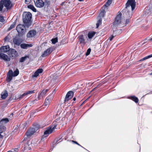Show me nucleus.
I'll return each mask as SVG.
<instances>
[{
	"instance_id": "obj_29",
	"label": "nucleus",
	"mask_w": 152,
	"mask_h": 152,
	"mask_svg": "<svg viewBox=\"0 0 152 152\" xmlns=\"http://www.w3.org/2000/svg\"><path fill=\"white\" fill-rule=\"evenodd\" d=\"M102 18H100L99 19V20L97 21V22L96 23V27L98 28L99 25L102 23Z\"/></svg>"
},
{
	"instance_id": "obj_18",
	"label": "nucleus",
	"mask_w": 152,
	"mask_h": 152,
	"mask_svg": "<svg viewBox=\"0 0 152 152\" xmlns=\"http://www.w3.org/2000/svg\"><path fill=\"white\" fill-rule=\"evenodd\" d=\"M43 69L42 68H39L36 71L33 75H32V77H36L38 76L39 74L43 72Z\"/></svg>"
},
{
	"instance_id": "obj_58",
	"label": "nucleus",
	"mask_w": 152,
	"mask_h": 152,
	"mask_svg": "<svg viewBox=\"0 0 152 152\" xmlns=\"http://www.w3.org/2000/svg\"><path fill=\"white\" fill-rule=\"evenodd\" d=\"M80 1H84V0H78Z\"/></svg>"
},
{
	"instance_id": "obj_16",
	"label": "nucleus",
	"mask_w": 152,
	"mask_h": 152,
	"mask_svg": "<svg viewBox=\"0 0 152 152\" xmlns=\"http://www.w3.org/2000/svg\"><path fill=\"white\" fill-rule=\"evenodd\" d=\"M13 76V71L12 70L10 69L7 73V76L6 78L7 81L10 82L12 80Z\"/></svg>"
},
{
	"instance_id": "obj_57",
	"label": "nucleus",
	"mask_w": 152,
	"mask_h": 152,
	"mask_svg": "<svg viewBox=\"0 0 152 152\" xmlns=\"http://www.w3.org/2000/svg\"><path fill=\"white\" fill-rule=\"evenodd\" d=\"M125 11V9H124L122 11V12H124Z\"/></svg>"
},
{
	"instance_id": "obj_3",
	"label": "nucleus",
	"mask_w": 152,
	"mask_h": 152,
	"mask_svg": "<svg viewBox=\"0 0 152 152\" xmlns=\"http://www.w3.org/2000/svg\"><path fill=\"white\" fill-rule=\"evenodd\" d=\"M136 5V2L135 0H128L126 4V9L129 8L131 6L132 10H133L135 8Z\"/></svg>"
},
{
	"instance_id": "obj_12",
	"label": "nucleus",
	"mask_w": 152,
	"mask_h": 152,
	"mask_svg": "<svg viewBox=\"0 0 152 152\" xmlns=\"http://www.w3.org/2000/svg\"><path fill=\"white\" fill-rule=\"evenodd\" d=\"M0 58L5 61H10L11 59L10 57L0 51Z\"/></svg>"
},
{
	"instance_id": "obj_61",
	"label": "nucleus",
	"mask_w": 152,
	"mask_h": 152,
	"mask_svg": "<svg viewBox=\"0 0 152 152\" xmlns=\"http://www.w3.org/2000/svg\"><path fill=\"white\" fill-rule=\"evenodd\" d=\"M96 88H97V87H96L94 89H94H95Z\"/></svg>"
},
{
	"instance_id": "obj_52",
	"label": "nucleus",
	"mask_w": 152,
	"mask_h": 152,
	"mask_svg": "<svg viewBox=\"0 0 152 152\" xmlns=\"http://www.w3.org/2000/svg\"><path fill=\"white\" fill-rule=\"evenodd\" d=\"M17 130V127H15V129H14L13 131L15 132H16V131Z\"/></svg>"
},
{
	"instance_id": "obj_51",
	"label": "nucleus",
	"mask_w": 152,
	"mask_h": 152,
	"mask_svg": "<svg viewBox=\"0 0 152 152\" xmlns=\"http://www.w3.org/2000/svg\"><path fill=\"white\" fill-rule=\"evenodd\" d=\"M2 132H0V139H3L4 137V136L1 134Z\"/></svg>"
},
{
	"instance_id": "obj_40",
	"label": "nucleus",
	"mask_w": 152,
	"mask_h": 152,
	"mask_svg": "<svg viewBox=\"0 0 152 152\" xmlns=\"http://www.w3.org/2000/svg\"><path fill=\"white\" fill-rule=\"evenodd\" d=\"M91 48H89L87 50V52L86 53V55L87 56L88 55L90 54V53L91 52Z\"/></svg>"
},
{
	"instance_id": "obj_34",
	"label": "nucleus",
	"mask_w": 152,
	"mask_h": 152,
	"mask_svg": "<svg viewBox=\"0 0 152 152\" xmlns=\"http://www.w3.org/2000/svg\"><path fill=\"white\" fill-rule=\"evenodd\" d=\"M50 103L48 101V99H46L44 105L45 106H48Z\"/></svg>"
},
{
	"instance_id": "obj_49",
	"label": "nucleus",
	"mask_w": 152,
	"mask_h": 152,
	"mask_svg": "<svg viewBox=\"0 0 152 152\" xmlns=\"http://www.w3.org/2000/svg\"><path fill=\"white\" fill-rule=\"evenodd\" d=\"M59 140L58 138L54 140L53 143L54 144H56L57 142V141Z\"/></svg>"
},
{
	"instance_id": "obj_38",
	"label": "nucleus",
	"mask_w": 152,
	"mask_h": 152,
	"mask_svg": "<svg viewBox=\"0 0 152 152\" xmlns=\"http://www.w3.org/2000/svg\"><path fill=\"white\" fill-rule=\"evenodd\" d=\"M39 126L38 124H36L34 125V127H33V129H35L36 128L37 129V130L39 129Z\"/></svg>"
},
{
	"instance_id": "obj_45",
	"label": "nucleus",
	"mask_w": 152,
	"mask_h": 152,
	"mask_svg": "<svg viewBox=\"0 0 152 152\" xmlns=\"http://www.w3.org/2000/svg\"><path fill=\"white\" fill-rule=\"evenodd\" d=\"M110 4H109V3H107V2H106V4L104 5L103 7H107L109 6L110 5ZM104 8H105V7H104Z\"/></svg>"
},
{
	"instance_id": "obj_60",
	"label": "nucleus",
	"mask_w": 152,
	"mask_h": 152,
	"mask_svg": "<svg viewBox=\"0 0 152 152\" xmlns=\"http://www.w3.org/2000/svg\"><path fill=\"white\" fill-rule=\"evenodd\" d=\"M7 152H12V151H8Z\"/></svg>"
},
{
	"instance_id": "obj_26",
	"label": "nucleus",
	"mask_w": 152,
	"mask_h": 152,
	"mask_svg": "<svg viewBox=\"0 0 152 152\" xmlns=\"http://www.w3.org/2000/svg\"><path fill=\"white\" fill-rule=\"evenodd\" d=\"M9 121V119L7 118H6L2 119L0 121V123L1 124H3L7 123Z\"/></svg>"
},
{
	"instance_id": "obj_27",
	"label": "nucleus",
	"mask_w": 152,
	"mask_h": 152,
	"mask_svg": "<svg viewBox=\"0 0 152 152\" xmlns=\"http://www.w3.org/2000/svg\"><path fill=\"white\" fill-rule=\"evenodd\" d=\"M59 124L58 123L56 122V121L53 122V123L52 125V126H50L52 128V129L54 130L55 128H56V127L57 126V125H58Z\"/></svg>"
},
{
	"instance_id": "obj_24",
	"label": "nucleus",
	"mask_w": 152,
	"mask_h": 152,
	"mask_svg": "<svg viewBox=\"0 0 152 152\" xmlns=\"http://www.w3.org/2000/svg\"><path fill=\"white\" fill-rule=\"evenodd\" d=\"M8 94L7 91L5 90L4 92H2L1 94V98L3 99H5L8 96Z\"/></svg>"
},
{
	"instance_id": "obj_44",
	"label": "nucleus",
	"mask_w": 152,
	"mask_h": 152,
	"mask_svg": "<svg viewBox=\"0 0 152 152\" xmlns=\"http://www.w3.org/2000/svg\"><path fill=\"white\" fill-rule=\"evenodd\" d=\"M31 1V0H25V3L26 4H28L30 3Z\"/></svg>"
},
{
	"instance_id": "obj_55",
	"label": "nucleus",
	"mask_w": 152,
	"mask_h": 152,
	"mask_svg": "<svg viewBox=\"0 0 152 152\" xmlns=\"http://www.w3.org/2000/svg\"><path fill=\"white\" fill-rule=\"evenodd\" d=\"M149 41H152V38H150V39H149L148 40Z\"/></svg>"
},
{
	"instance_id": "obj_39",
	"label": "nucleus",
	"mask_w": 152,
	"mask_h": 152,
	"mask_svg": "<svg viewBox=\"0 0 152 152\" xmlns=\"http://www.w3.org/2000/svg\"><path fill=\"white\" fill-rule=\"evenodd\" d=\"M152 57V54H151L150 55L144 58H143V59L144 60H146L147 59H148V58H149L151 57Z\"/></svg>"
},
{
	"instance_id": "obj_54",
	"label": "nucleus",
	"mask_w": 152,
	"mask_h": 152,
	"mask_svg": "<svg viewBox=\"0 0 152 152\" xmlns=\"http://www.w3.org/2000/svg\"><path fill=\"white\" fill-rule=\"evenodd\" d=\"M144 60L143 59V58H142V59H141L140 60V61H144Z\"/></svg>"
},
{
	"instance_id": "obj_41",
	"label": "nucleus",
	"mask_w": 152,
	"mask_h": 152,
	"mask_svg": "<svg viewBox=\"0 0 152 152\" xmlns=\"http://www.w3.org/2000/svg\"><path fill=\"white\" fill-rule=\"evenodd\" d=\"M15 26V24H12L10 28H9V30H10L14 28Z\"/></svg>"
},
{
	"instance_id": "obj_23",
	"label": "nucleus",
	"mask_w": 152,
	"mask_h": 152,
	"mask_svg": "<svg viewBox=\"0 0 152 152\" xmlns=\"http://www.w3.org/2000/svg\"><path fill=\"white\" fill-rule=\"evenodd\" d=\"M105 8H103V7L101 9V11L100 12L99 16L100 18H103L104 17V15L105 14Z\"/></svg>"
},
{
	"instance_id": "obj_28",
	"label": "nucleus",
	"mask_w": 152,
	"mask_h": 152,
	"mask_svg": "<svg viewBox=\"0 0 152 152\" xmlns=\"http://www.w3.org/2000/svg\"><path fill=\"white\" fill-rule=\"evenodd\" d=\"M28 8L31 10L33 12H36L37 11L36 8L32 5H29L27 6Z\"/></svg>"
},
{
	"instance_id": "obj_32",
	"label": "nucleus",
	"mask_w": 152,
	"mask_h": 152,
	"mask_svg": "<svg viewBox=\"0 0 152 152\" xmlns=\"http://www.w3.org/2000/svg\"><path fill=\"white\" fill-rule=\"evenodd\" d=\"M53 94H51L50 95V96H48V97H47L46 99H48V101L50 103V102L53 99Z\"/></svg>"
},
{
	"instance_id": "obj_47",
	"label": "nucleus",
	"mask_w": 152,
	"mask_h": 152,
	"mask_svg": "<svg viewBox=\"0 0 152 152\" xmlns=\"http://www.w3.org/2000/svg\"><path fill=\"white\" fill-rule=\"evenodd\" d=\"M114 36L113 35H112L108 39L110 41H111L113 39L114 37Z\"/></svg>"
},
{
	"instance_id": "obj_42",
	"label": "nucleus",
	"mask_w": 152,
	"mask_h": 152,
	"mask_svg": "<svg viewBox=\"0 0 152 152\" xmlns=\"http://www.w3.org/2000/svg\"><path fill=\"white\" fill-rule=\"evenodd\" d=\"M3 7L4 6L1 3V2L0 1V12L2 11Z\"/></svg>"
},
{
	"instance_id": "obj_21",
	"label": "nucleus",
	"mask_w": 152,
	"mask_h": 152,
	"mask_svg": "<svg viewBox=\"0 0 152 152\" xmlns=\"http://www.w3.org/2000/svg\"><path fill=\"white\" fill-rule=\"evenodd\" d=\"M34 93V91H28L26 92H25L23 94L21 95H20V96L19 97V99H21L23 98L24 96H26L28 94H33Z\"/></svg>"
},
{
	"instance_id": "obj_5",
	"label": "nucleus",
	"mask_w": 152,
	"mask_h": 152,
	"mask_svg": "<svg viewBox=\"0 0 152 152\" xmlns=\"http://www.w3.org/2000/svg\"><path fill=\"white\" fill-rule=\"evenodd\" d=\"M19 35H20L21 33H23L25 31L26 28L25 26L21 24H19L17 25L16 28Z\"/></svg>"
},
{
	"instance_id": "obj_25",
	"label": "nucleus",
	"mask_w": 152,
	"mask_h": 152,
	"mask_svg": "<svg viewBox=\"0 0 152 152\" xmlns=\"http://www.w3.org/2000/svg\"><path fill=\"white\" fill-rule=\"evenodd\" d=\"M51 2V0H45L44 3V5H45V6L48 7L50 5Z\"/></svg>"
},
{
	"instance_id": "obj_31",
	"label": "nucleus",
	"mask_w": 152,
	"mask_h": 152,
	"mask_svg": "<svg viewBox=\"0 0 152 152\" xmlns=\"http://www.w3.org/2000/svg\"><path fill=\"white\" fill-rule=\"evenodd\" d=\"M131 99L134 101L136 103H137L138 102V98L134 96H132L130 97Z\"/></svg>"
},
{
	"instance_id": "obj_14",
	"label": "nucleus",
	"mask_w": 152,
	"mask_h": 152,
	"mask_svg": "<svg viewBox=\"0 0 152 152\" xmlns=\"http://www.w3.org/2000/svg\"><path fill=\"white\" fill-rule=\"evenodd\" d=\"M74 93L73 91H69L66 94L65 99L64 101H67L73 97Z\"/></svg>"
},
{
	"instance_id": "obj_36",
	"label": "nucleus",
	"mask_w": 152,
	"mask_h": 152,
	"mask_svg": "<svg viewBox=\"0 0 152 152\" xmlns=\"http://www.w3.org/2000/svg\"><path fill=\"white\" fill-rule=\"evenodd\" d=\"M51 41L52 43L55 44L58 42V38H53L51 39Z\"/></svg>"
},
{
	"instance_id": "obj_17",
	"label": "nucleus",
	"mask_w": 152,
	"mask_h": 152,
	"mask_svg": "<svg viewBox=\"0 0 152 152\" xmlns=\"http://www.w3.org/2000/svg\"><path fill=\"white\" fill-rule=\"evenodd\" d=\"M10 50V48L9 45L1 46L0 48V50L1 51V52H2L4 53H6L7 52H8Z\"/></svg>"
},
{
	"instance_id": "obj_53",
	"label": "nucleus",
	"mask_w": 152,
	"mask_h": 152,
	"mask_svg": "<svg viewBox=\"0 0 152 152\" xmlns=\"http://www.w3.org/2000/svg\"><path fill=\"white\" fill-rule=\"evenodd\" d=\"M129 20H126V22L127 23H128L129 22Z\"/></svg>"
},
{
	"instance_id": "obj_20",
	"label": "nucleus",
	"mask_w": 152,
	"mask_h": 152,
	"mask_svg": "<svg viewBox=\"0 0 152 152\" xmlns=\"http://www.w3.org/2000/svg\"><path fill=\"white\" fill-rule=\"evenodd\" d=\"M36 34V32L34 30L30 31L27 34L26 36L27 37H32L34 36Z\"/></svg>"
},
{
	"instance_id": "obj_4",
	"label": "nucleus",
	"mask_w": 152,
	"mask_h": 152,
	"mask_svg": "<svg viewBox=\"0 0 152 152\" xmlns=\"http://www.w3.org/2000/svg\"><path fill=\"white\" fill-rule=\"evenodd\" d=\"M77 38L81 46L85 45L87 42V39H86V37L83 35H80Z\"/></svg>"
},
{
	"instance_id": "obj_13",
	"label": "nucleus",
	"mask_w": 152,
	"mask_h": 152,
	"mask_svg": "<svg viewBox=\"0 0 152 152\" xmlns=\"http://www.w3.org/2000/svg\"><path fill=\"white\" fill-rule=\"evenodd\" d=\"M48 91V89H44L41 93H39L38 96V99H40L41 98L45 96Z\"/></svg>"
},
{
	"instance_id": "obj_30",
	"label": "nucleus",
	"mask_w": 152,
	"mask_h": 152,
	"mask_svg": "<svg viewBox=\"0 0 152 152\" xmlns=\"http://www.w3.org/2000/svg\"><path fill=\"white\" fill-rule=\"evenodd\" d=\"M28 58V56H26L24 57H23L21 58L19 60V61L20 62H23L25 61L26 59Z\"/></svg>"
},
{
	"instance_id": "obj_37",
	"label": "nucleus",
	"mask_w": 152,
	"mask_h": 152,
	"mask_svg": "<svg viewBox=\"0 0 152 152\" xmlns=\"http://www.w3.org/2000/svg\"><path fill=\"white\" fill-rule=\"evenodd\" d=\"M37 98L36 99L34 100H32L31 101V104H34L35 103H37V101L39 100Z\"/></svg>"
},
{
	"instance_id": "obj_50",
	"label": "nucleus",
	"mask_w": 152,
	"mask_h": 152,
	"mask_svg": "<svg viewBox=\"0 0 152 152\" xmlns=\"http://www.w3.org/2000/svg\"><path fill=\"white\" fill-rule=\"evenodd\" d=\"M112 0H108L107 2V3L111 4L112 3Z\"/></svg>"
},
{
	"instance_id": "obj_59",
	"label": "nucleus",
	"mask_w": 152,
	"mask_h": 152,
	"mask_svg": "<svg viewBox=\"0 0 152 152\" xmlns=\"http://www.w3.org/2000/svg\"><path fill=\"white\" fill-rule=\"evenodd\" d=\"M150 75L152 76V72L150 73Z\"/></svg>"
},
{
	"instance_id": "obj_46",
	"label": "nucleus",
	"mask_w": 152,
	"mask_h": 152,
	"mask_svg": "<svg viewBox=\"0 0 152 152\" xmlns=\"http://www.w3.org/2000/svg\"><path fill=\"white\" fill-rule=\"evenodd\" d=\"M110 4H109V3H107V2H106V4L104 5L103 7H107L109 6L110 5ZM104 8H105V7H104Z\"/></svg>"
},
{
	"instance_id": "obj_43",
	"label": "nucleus",
	"mask_w": 152,
	"mask_h": 152,
	"mask_svg": "<svg viewBox=\"0 0 152 152\" xmlns=\"http://www.w3.org/2000/svg\"><path fill=\"white\" fill-rule=\"evenodd\" d=\"M4 21V20L3 16L0 15V21L1 22L3 23Z\"/></svg>"
},
{
	"instance_id": "obj_6",
	"label": "nucleus",
	"mask_w": 152,
	"mask_h": 152,
	"mask_svg": "<svg viewBox=\"0 0 152 152\" xmlns=\"http://www.w3.org/2000/svg\"><path fill=\"white\" fill-rule=\"evenodd\" d=\"M53 131L51 127H48L44 132V135L42 136L41 140H42L44 138L47 137Z\"/></svg>"
},
{
	"instance_id": "obj_11",
	"label": "nucleus",
	"mask_w": 152,
	"mask_h": 152,
	"mask_svg": "<svg viewBox=\"0 0 152 152\" xmlns=\"http://www.w3.org/2000/svg\"><path fill=\"white\" fill-rule=\"evenodd\" d=\"M37 131V128L35 129L33 128H30L27 131L26 133V134L28 137H30L33 135L34 133L36 132Z\"/></svg>"
},
{
	"instance_id": "obj_9",
	"label": "nucleus",
	"mask_w": 152,
	"mask_h": 152,
	"mask_svg": "<svg viewBox=\"0 0 152 152\" xmlns=\"http://www.w3.org/2000/svg\"><path fill=\"white\" fill-rule=\"evenodd\" d=\"M122 14L119 13L116 17L115 21L113 22V25L115 26L120 24L121 21Z\"/></svg>"
},
{
	"instance_id": "obj_19",
	"label": "nucleus",
	"mask_w": 152,
	"mask_h": 152,
	"mask_svg": "<svg viewBox=\"0 0 152 152\" xmlns=\"http://www.w3.org/2000/svg\"><path fill=\"white\" fill-rule=\"evenodd\" d=\"M33 46L32 45L30 44H27L26 43H23L20 45V47L21 48L23 49H27Z\"/></svg>"
},
{
	"instance_id": "obj_1",
	"label": "nucleus",
	"mask_w": 152,
	"mask_h": 152,
	"mask_svg": "<svg viewBox=\"0 0 152 152\" xmlns=\"http://www.w3.org/2000/svg\"><path fill=\"white\" fill-rule=\"evenodd\" d=\"M32 15L29 12H24L23 15V23L25 24L29 23L32 18Z\"/></svg>"
},
{
	"instance_id": "obj_15",
	"label": "nucleus",
	"mask_w": 152,
	"mask_h": 152,
	"mask_svg": "<svg viewBox=\"0 0 152 152\" xmlns=\"http://www.w3.org/2000/svg\"><path fill=\"white\" fill-rule=\"evenodd\" d=\"M35 6L41 8L44 6V3L42 0H37L35 1H34Z\"/></svg>"
},
{
	"instance_id": "obj_7",
	"label": "nucleus",
	"mask_w": 152,
	"mask_h": 152,
	"mask_svg": "<svg viewBox=\"0 0 152 152\" xmlns=\"http://www.w3.org/2000/svg\"><path fill=\"white\" fill-rule=\"evenodd\" d=\"M7 54L10 57L14 58L18 56V54L17 51L13 49L10 48V50L9 51Z\"/></svg>"
},
{
	"instance_id": "obj_2",
	"label": "nucleus",
	"mask_w": 152,
	"mask_h": 152,
	"mask_svg": "<svg viewBox=\"0 0 152 152\" xmlns=\"http://www.w3.org/2000/svg\"><path fill=\"white\" fill-rule=\"evenodd\" d=\"M0 1L7 10H10L13 6L10 0H1Z\"/></svg>"
},
{
	"instance_id": "obj_48",
	"label": "nucleus",
	"mask_w": 152,
	"mask_h": 152,
	"mask_svg": "<svg viewBox=\"0 0 152 152\" xmlns=\"http://www.w3.org/2000/svg\"><path fill=\"white\" fill-rule=\"evenodd\" d=\"M72 142H73V143H75V144H77V145H79V146H80L82 147H83L81 146L77 142H76V141H74V140H72Z\"/></svg>"
},
{
	"instance_id": "obj_10",
	"label": "nucleus",
	"mask_w": 152,
	"mask_h": 152,
	"mask_svg": "<svg viewBox=\"0 0 152 152\" xmlns=\"http://www.w3.org/2000/svg\"><path fill=\"white\" fill-rule=\"evenodd\" d=\"M53 51V48L51 47L45 51L41 55L42 57H45L49 55Z\"/></svg>"
},
{
	"instance_id": "obj_56",
	"label": "nucleus",
	"mask_w": 152,
	"mask_h": 152,
	"mask_svg": "<svg viewBox=\"0 0 152 152\" xmlns=\"http://www.w3.org/2000/svg\"><path fill=\"white\" fill-rule=\"evenodd\" d=\"M73 100H74V101H75L76 100V98L74 97L73 99Z\"/></svg>"
},
{
	"instance_id": "obj_22",
	"label": "nucleus",
	"mask_w": 152,
	"mask_h": 152,
	"mask_svg": "<svg viewBox=\"0 0 152 152\" xmlns=\"http://www.w3.org/2000/svg\"><path fill=\"white\" fill-rule=\"evenodd\" d=\"M96 33L93 31H89L88 34V37L89 39H92L95 35Z\"/></svg>"
},
{
	"instance_id": "obj_8",
	"label": "nucleus",
	"mask_w": 152,
	"mask_h": 152,
	"mask_svg": "<svg viewBox=\"0 0 152 152\" xmlns=\"http://www.w3.org/2000/svg\"><path fill=\"white\" fill-rule=\"evenodd\" d=\"M23 40L20 38L18 37H15L13 39V42L14 44L16 45H20V44L22 43Z\"/></svg>"
},
{
	"instance_id": "obj_33",
	"label": "nucleus",
	"mask_w": 152,
	"mask_h": 152,
	"mask_svg": "<svg viewBox=\"0 0 152 152\" xmlns=\"http://www.w3.org/2000/svg\"><path fill=\"white\" fill-rule=\"evenodd\" d=\"M19 74V71L18 69H17L16 70L13 72V77L17 76Z\"/></svg>"
},
{
	"instance_id": "obj_35",
	"label": "nucleus",
	"mask_w": 152,
	"mask_h": 152,
	"mask_svg": "<svg viewBox=\"0 0 152 152\" xmlns=\"http://www.w3.org/2000/svg\"><path fill=\"white\" fill-rule=\"evenodd\" d=\"M6 130V128L4 126H0V132H2V133L3 131H5Z\"/></svg>"
}]
</instances>
